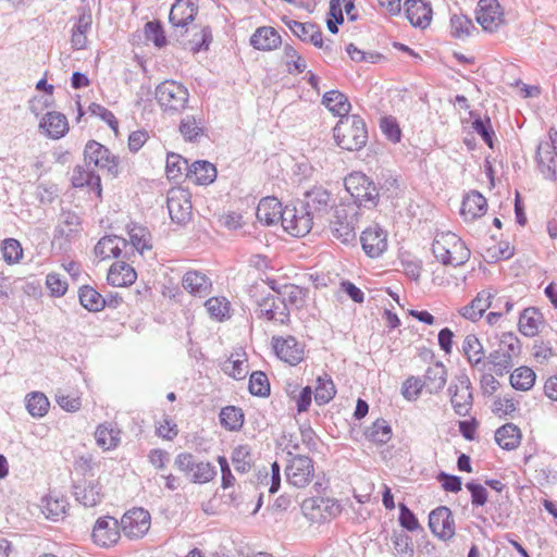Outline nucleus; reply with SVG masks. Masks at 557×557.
I'll return each instance as SVG.
<instances>
[{"label": "nucleus", "mask_w": 557, "mask_h": 557, "mask_svg": "<svg viewBox=\"0 0 557 557\" xmlns=\"http://www.w3.org/2000/svg\"><path fill=\"white\" fill-rule=\"evenodd\" d=\"M475 18L485 32H496L504 24V13L499 2L497 0H480Z\"/></svg>", "instance_id": "18"}, {"label": "nucleus", "mask_w": 557, "mask_h": 557, "mask_svg": "<svg viewBox=\"0 0 557 557\" xmlns=\"http://www.w3.org/2000/svg\"><path fill=\"white\" fill-rule=\"evenodd\" d=\"M197 13V0H176L171 8L169 21L174 28L180 29V35H184L185 27L194 22Z\"/></svg>", "instance_id": "20"}, {"label": "nucleus", "mask_w": 557, "mask_h": 557, "mask_svg": "<svg viewBox=\"0 0 557 557\" xmlns=\"http://www.w3.org/2000/svg\"><path fill=\"white\" fill-rule=\"evenodd\" d=\"M466 488L471 494V504L473 507H481L486 504L488 493L483 485L474 482H468L466 483Z\"/></svg>", "instance_id": "64"}, {"label": "nucleus", "mask_w": 557, "mask_h": 557, "mask_svg": "<svg viewBox=\"0 0 557 557\" xmlns=\"http://www.w3.org/2000/svg\"><path fill=\"white\" fill-rule=\"evenodd\" d=\"M71 181L74 187H89L98 196L101 195L100 176L90 166L76 165L73 169Z\"/></svg>", "instance_id": "33"}, {"label": "nucleus", "mask_w": 557, "mask_h": 557, "mask_svg": "<svg viewBox=\"0 0 557 557\" xmlns=\"http://www.w3.org/2000/svg\"><path fill=\"white\" fill-rule=\"evenodd\" d=\"M182 285L185 290L189 294L198 297H206L211 292V281L210 278L200 271H187L183 278Z\"/></svg>", "instance_id": "25"}, {"label": "nucleus", "mask_w": 557, "mask_h": 557, "mask_svg": "<svg viewBox=\"0 0 557 557\" xmlns=\"http://www.w3.org/2000/svg\"><path fill=\"white\" fill-rule=\"evenodd\" d=\"M216 475L215 467L209 461L197 462L189 478L193 483L205 484Z\"/></svg>", "instance_id": "52"}, {"label": "nucleus", "mask_w": 557, "mask_h": 557, "mask_svg": "<svg viewBox=\"0 0 557 557\" xmlns=\"http://www.w3.org/2000/svg\"><path fill=\"white\" fill-rule=\"evenodd\" d=\"M451 35L455 38H466L475 30V26L472 21L466 15H453L450 18Z\"/></svg>", "instance_id": "53"}, {"label": "nucleus", "mask_w": 557, "mask_h": 557, "mask_svg": "<svg viewBox=\"0 0 557 557\" xmlns=\"http://www.w3.org/2000/svg\"><path fill=\"white\" fill-rule=\"evenodd\" d=\"M180 133L185 140L196 141L203 134L201 120H197L194 115H186L180 123Z\"/></svg>", "instance_id": "49"}, {"label": "nucleus", "mask_w": 557, "mask_h": 557, "mask_svg": "<svg viewBox=\"0 0 557 557\" xmlns=\"http://www.w3.org/2000/svg\"><path fill=\"white\" fill-rule=\"evenodd\" d=\"M78 297L81 305L90 312H98L107 305L102 295L88 285L79 288Z\"/></svg>", "instance_id": "43"}, {"label": "nucleus", "mask_w": 557, "mask_h": 557, "mask_svg": "<svg viewBox=\"0 0 557 557\" xmlns=\"http://www.w3.org/2000/svg\"><path fill=\"white\" fill-rule=\"evenodd\" d=\"M67 507L69 503L65 497L50 495L46 498L44 512L46 513L47 518L59 520L65 515Z\"/></svg>", "instance_id": "50"}, {"label": "nucleus", "mask_w": 557, "mask_h": 557, "mask_svg": "<svg viewBox=\"0 0 557 557\" xmlns=\"http://www.w3.org/2000/svg\"><path fill=\"white\" fill-rule=\"evenodd\" d=\"M88 112L92 116L100 117L103 122H106L110 126L111 129H113L114 132H117L119 122L115 119L114 114L110 110H108L107 108H104L101 104L92 102L88 107Z\"/></svg>", "instance_id": "60"}, {"label": "nucleus", "mask_w": 557, "mask_h": 557, "mask_svg": "<svg viewBox=\"0 0 557 557\" xmlns=\"http://www.w3.org/2000/svg\"><path fill=\"white\" fill-rule=\"evenodd\" d=\"M232 462L235 470L245 473L250 470L252 465L251 451L248 445H239L232 453Z\"/></svg>", "instance_id": "51"}, {"label": "nucleus", "mask_w": 557, "mask_h": 557, "mask_svg": "<svg viewBox=\"0 0 557 557\" xmlns=\"http://www.w3.org/2000/svg\"><path fill=\"white\" fill-rule=\"evenodd\" d=\"M137 278V274L129 264L124 261L114 262L108 272V283L112 286L123 287L132 285Z\"/></svg>", "instance_id": "31"}, {"label": "nucleus", "mask_w": 557, "mask_h": 557, "mask_svg": "<svg viewBox=\"0 0 557 557\" xmlns=\"http://www.w3.org/2000/svg\"><path fill=\"white\" fill-rule=\"evenodd\" d=\"M228 301L225 298L212 297L209 298L205 306L209 314L218 320L224 319L228 313Z\"/></svg>", "instance_id": "58"}, {"label": "nucleus", "mask_w": 557, "mask_h": 557, "mask_svg": "<svg viewBox=\"0 0 557 557\" xmlns=\"http://www.w3.org/2000/svg\"><path fill=\"white\" fill-rule=\"evenodd\" d=\"M336 395L335 385L331 376L326 373L318 376L317 386L314 389V399L318 405H325L330 403Z\"/></svg>", "instance_id": "45"}, {"label": "nucleus", "mask_w": 557, "mask_h": 557, "mask_svg": "<svg viewBox=\"0 0 557 557\" xmlns=\"http://www.w3.org/2000/svg\"><path fill=\"white\" fill-rule=\"evenodd\" d=\"M190 165L188 161L177 153H169L166 158V176L169 180H178L183 173H188Z\"/></svg>", "instance_id": "47"}, {"label": "nucleus", "mask_w": 557, "mask_h": 557, "mask_svg": "<svg viewBox=\"0 0 557 557\" xmlns=\"http://www.w3.org/2000/svg\"><path fill=\"white\" fill-rule=\"evenodd\" d=\"M46 135L52 139L63 137L69 131L67 119L60 112H48L39 124Z\"/></svg>", "instance_id": "29"}, {"label": "nucleus", "mask_w": 557, "mask_h": 557, "mask_svg": "<svg viewBox=\"0 0 557 557\" xmlns=\"http://www.w3.org/2000/svg\"><path fill=\"white\" fill-rule=\"evenodd\" d=\"M405 11L410 24L416 27L425 28L432 18V8L421 0H407Z\"/></svg>", "instance_id": "24"}, {"label": "nucleus", "mask_w": 557, "mask_h": 557, "mask_svg": "<svg viewBox=\"0 0 557 557\" xmlns=\"http://www.w3.org/2000/svg\"><path fill=\"white\" fill-rule=\"evenodd\" d=\"M429 528L440 540L447 542L455 536L456 524L451 510L446 506H438L429 515Z\"/></svg>", "instance_id": "15"}, {"label": "nucleus", "mask_w": 557, "mask_h": 557, "mask_svg": "<svg viewBox=\"0 0 557 557\" xmlns=\"http://www.w3.org/2000/svg\"><path fill=\"white\" fill-rule=\"evenodd\" d=\"M74 496L85 507H94L101 502V487L97 482L84 481L74 485Z\"/></svg>", "instance_id": "34"}, {"label": "nucleus", "mask_w": 557, "mask_h": 557, "mask_svg": "<svg viewBox=\"0 0 557 557\" xmlns=\"http://www.w3.org/2000/svg\"><path fill=\"white\" fill-rule=\"evenodd\" d=\"M357 212L354 208H337L334 221L331 223L333 236L343 244L348 245L356 240Z\"/></svg>", "instance_id": "10"}, {"label": "nucleus", "mask_w": 557, "mask_h": 557, "mask_svg": "<svg viewBox=\"0 0 557 557\" xmlns=\"http://www.w3.org/2000/svg\"><path fill=\"white\" fill-rule=\"evenodd\" d=\"M542 323V313L535 308L524 309L519 318V331L529 337L539 333V326Z\"/></svg>", "instance_id": "40"}, {"label": "nucleus", "mask_w": 557, "mask_h": 557, "mask_svg": "<svg viewBox=\"0 0 557 557\" xmlns=\"http://www.w3.org/2000/svg\"><path fill=\"white\" fill-rule=\"evenodd\" d=\"M301 511L309 521L320 523L339 515L341 505L332 498L309 497L301 503Z\"/></svg>", "instance_id": "8"}, {"label": "nucleus", "mask_w": 557, "mask_h": 557, "mask_svg": "<svg viewBox=\"0 0 557 557\" xmlns=\"http://www.w3.org/2000/svg\"><path fill=\"white\" fill-rule=\"evenodd\" d=\"M333 133L337 145L345 150H360L367 144L366 123L356 114L339 119Z\"/></svg>", "instance_id": "2"}, {"label": "nucleus", "mask_w": 557, "mask_h": 557, "mask_svg": "<svg viewBox=\"0 0 557 557\" xmlns=\"http://www.w3.org/2000/svg\"><path fill=\"white\" fill-rule=\"evenodd\" d=\"M257 315L274 324L286 325L290 321V312L285 302L275 293L269 294L258 301Z\"/></svg>", "instance_id": "12"}, {"label": "nucleus", "mask_w": 557, "mask_h": 557, "mask_svg": "<svg viewBox=\"0 0 557 557\" xmlns=\"http://www.w3.org/2000/svg\"><path fill=\"white\" fill-rule=\"evenodd\" d=\"M250 45L257 50L272 51L282 45V38L275 28L261 26L251 35Z\"/></svg>", "instance_id": "23"}, {"label": "nucleus", "mask_w": 557, "mask_h": 557, "mask_svg": "<svg viewBox=\"0 0 557 557\" xmlns=\"http://www.w3.org/2000/svg\"><path fill=\"white\" fill-rule=\"evenodd\" d=\"M249 392L255 396L264 397L270 394L268 376L262 371H256L249 379Z\"/></svg>", "instance_id": "56"}, {"label": "nucleus", "mask_w": 557, "mask_h": 557, "mask_svg": "<svg viewBox=\"0 0 557 557\" xmlns=\"http://www.w3.org/2000/svg\"><path fill=\"white\" fill-rule=\"evenodd\" d=\"M557 129L549 128L548 138L542 140L537 146L536 160L542 175L549 181L557 180Z\"/></svg>", "instance_id": "7"}, {"label": "nucleus", "mask_w": 557, "mask_h": 557, "mask_svg": "<svg viewBox=\"0 0 557 557\" xmlns=\"http://www.w3.org/2000/svg\"><path fill=\"white\" fill-rule=\"evenodd\" d=\"M422 381L430 394L441 392L447 382V370L443 362L436 361L429 366Z\"/></svg>", "instance_id": "32"}, {"label": "nucleus", "mask_w": 557, "mask_h": 557, "mask_svg": "<svg viewBox=\"0 0 557 557\" xmlns=\"http://www.w3.org/2000/svg\"><path fill=\"white\" fill-rule=\"evenodd\" d=\"M84 161L86 166L95 165L106 170L109 174L117 175V160L110 150L96 140H89L84 149Z\"/></svg>", "instance_id": "11"}, {"label": "nucleus", "mask_w": 557, "mask_h": 557, "mask_svg": "<svg viewBox=\"0 0 557 557\" xmlns=\"http://www.w3.org/2000/svg\"><path fill=\"white\" fill-rule=\"evenodd\" d=\"M1 251L3 260L8 264L20 262L23 257V248L20 242L15 238H7L2 242Z\"/></svg>", "instance_id": "54"}, {"label": "nucleus", "mask_w": 557, "mask_h": 557, "mask_svg": "<svg viewBox=\"0 0 557 557\" xmlns=\"http://www.w3.org/2000/svg\"><path fill=\"white\" fill-rule=\"evenodd\" d=\"M448 392L450 394V403L456 412L460 417H466L472 408L473 397L471 392V383L467 375L457 379V383H453Z\"/></svg>", "instance_id": "17"}, {"label": "nucleus", "mask_w": 557, "mask_h": 557, "mask_svg": "<svg viewBox=\"0 0 557 557\" xmlns=\"http://www.w3.org/2000/svg\"><path fill=\"white\" fill-rule=\"evenodd\" d=\"M288 462L285 467L287 482L298 488L306 487L314 476L313 460L305 455L287 453Z\"/></svg>", "instance_id": "6"}, {"label": "nucleus", "mask_w": 557, "mask_h": 557, "mask_svg": "<svg viewBox=\"0 0 557 557\" xmlns=\"http://www.w3.org/2000/svg\"><path fill=\"white\" fill-rule=\"evenodd\" d=\"M521 354V343L512 333H504L498 348L490 352L484 360L490 371L498 376L508 373L513 367V359Z\"/></svg>", "instance_id": "3"}, {"label": "nucleus", "mask_w": 557, "mask_h": 557, "mask_svg": "<svg viewBox=\"0 0 557 557\" xmlns=\"http://www.w3.org/2000/svg\"><path fill=\"white\" fill-rule=\"evenodd\" d=\"M282 21L296 37H298L301 41L308 42V37L311 33L309 28L314 26L313 23H301L294 20H288L286 16H284Z\"/></svg>", "instance_id": "62"}, {"label": "nucleus", "mask_w": 557, "mask_h": 557, "mask_svg": "<svg viewBox=\"0 0 557 557\" xmlns=\"http://www.w3.org/2000/svg\"><path fill=\"white\" fill-rule=\"evenodd\" d=\"M145 36L147 40L152 41L158 48L166 45V38L159 21H151L145 24Z\"/></svg>", "instance_id": "57"}, {"label": "nucleus", "mask_w": 557, "mask_h": 557, "mask_svg": "<svg viewBox=\"0 0 557 557\" xmlns=\"http://www.w3.org/2000/svg\"><path fill=\"white\" fill-rule=\"evenodd\" d=\"M46 286L50 290V295L53 297H61L67 290L66 281L62 280L58 273H49L46 276Z\"/></svg>", "instance_id": "63"}, {"label": "nucleus", "mask_w": 557, "mask_h": 557, "mask_svg": "<svg viewBox=\"0 0 557 557\" xmlns=\"http://www.w3.org/2000/svg\"><path fill=\"white\" fill-rule=\"evenodd\" d=\"M494 296L491 290H481L469 305L459 310V313L468 320L478 321L492 306Z\"/></svg>", "instance_id": "26"}, {"label": "nucleus", "mask_w": 557, "mask_h": 557, "mask_svg": "<svg viewBox=\"0 0 557 557\" xmlns=\"http://www.w3.org/2000/svg\"><path fill=\"white\" fill-rule=\"evenodd\" d=\"M360 242L363 251L371 258L381 256L387 248L386 233L377 225L364 230Z\"/></svg>", "instance_id": "22"}, {"label": "nucleus", "mask_w": 557, "mask_h": 557, "mask_svg": "<svg viewBox=\"0 0 557 557\" xmlns=\"http://www.w3.org/2000/svg\"><path fill=\"white\" fill-rule=\"evenodd\" d=\"M301 207L313 219H320L333 207V198L326 188L314 186L304 194Z\"/></svg>", "instance_id": "14"}, {"label": "nucleus", "mask_w": 557, "mask_h": 557, "mask_svg": "<svg viewBox=\"0 0 557 557\" xmlns=\"http://www.w3.org/2000/svg\"><path fill=\"white\" fill-rule=\"evenodd\" d=\"M150 513L144 508H133L121 519V529L129 539L143 537L150 529Z\"/></svg>", "instance_id": "16"}, {"label": "nucleus", "mask_w": 557, "mask_h": 557, "mask_svg": "<svg viewBox=\"0 0 557 557\" xmlns=\"http://www.w3.org/2000/svg\"><path fill=\"white\" fill-rule=\"evenodd\" d=\"M345 188L354 198L355 203L363 207H375L379 191L374 183L363 173L354 172L345 178Z\"/></svg>", "instance_id": "4"}, {"label": "nucleus", "mask_w": 557, "mask_h": 557, "mask_svg": "<svg viewBox=\"0 0 557 557\" xmlns=\"http://www.w3.org/2000/svg\"><path fill=\"white\" fill-rule=\"evenodd\" d=\"M272 345L275 355L284 362L296 366L304 360L305 349L304 345L299 343L294 336L272 337Z\"/></svg>", "instance_id": "19"}, {"label": "nucleus", "mask_w": 557, "mask_h": 557, "mask_svg": "<svg viewBox=\"0 0 557 557\" xmlns=\"http://www.w3.org/2000/svg\"><path fill=\"white\" fill-rule=\"evenodd\" d=\"M274 293L280 296V299L285 302L288 311L293 308H300L304 305L305 293L304 289L294 284L283 285L281 288H273Z\"/></svg>", "instance_id": "41"}, {"label": "nucleus", "mask_w": 557, "mask_h": 557, "mask_svg": "<svg viewBox=\"0 0 557 557\" xmlns=\"http://www.w3.org/2000/svg\"><path fill=\"white\" fill-rule=\"evenodd\" d=\"M49 406L50 403L44 393L33 392L26 396V408L33 417H44Z\"/></svg>", "instance_id": "48"}, {"label": "nucleus", "mask_w": 557, "mask_h": 557, "mask_svg": "<svg viewBox=\"0 0 557 557\" xmlns=\"http://www.w3.org/2000/svg\"><path fill=\"white\" fill-rule=\"evenodd\" d=\"M380 128L382 133L386 136V138L392 143L400 141L401 131L395 117H382L380 122Z\"/></svg>", "instance_id": "59"}, {"label": "nucleus", "mask_w": 557, "mask_h": 557, "mask_svg": "<svg viewBox=\"0 0 557 557\" xmlns=\"http://www.w3.org/2000/svg\"><path fill=\"white\" fill-rule=\"evenodd\" d=\"M313 218L300 207L284 208L281 223L284 230L293 236L301 237L310 232L313 224Z\"/></svg>", "instance_id": "13"}, {"label": "nucleus", "mask_w": 557, "mask_h": 557, "mask_svg": "<svg viewBox=\"0 0 557 557\" xmlns=\"http://www.w3.org/2000/svg\"><path fill=\"white\" fill-rule=\"evenodd\" d=\"M495 441L502 448L512 450L520 444L521 431L513 423H507L497 429L495 432Z\"/></svg>", "instance_id": "38"}, {"label": "nucleus", "mask_w": 557, "mask_h": 557, "mask_svg": "<svg viewBox=\"0 0 557 557\" xmlns=\"http://www.w3.org/2000/svg\"><path fill=\"white\" fill-rule=\"evenodd\" d=\"M432 251L437 261L444 265L459 267L470 259V249L455 233L437 234L432 244Z\"/></svg>", "instance_id": "1"}, {"label": "nucleus", "mask_w": 557, "mask_h": 557, "mask_svg": "<svg viewBox=\"0 0 557 557\" xmlns=\"http://www.w3.org/2000/svg\"><path fill=\"white\" fill-rule=\"evenodd\" d=\"M283 53L289 73H293L294 71L296 73L305 72L307 67L306 61L293 46L286 44L284 46Z\"/></svg>", "instance_id": "55"}, {"label": "nucleus", "mask_w": 557, "mask_h": 557, "mask_svg": "<svg viewBox=\"0 0 557 557\" xmlns=\"http://www.w3.org/2000/svg\"><path fill=\"white\" fill-rule=\"evenodd\" d=\"M535 379V372L531 368L522 366L513 370L509 381L515 389L527 392L534 386Z\"/></svg>", "instance_id": "44"}, {"label": "nucleus", "mask_w": 557, "mask_h": 557, "mask_svg": "<svg viewBox=\"0 0 557 557\" xmlns=\"http://www.w3.org/2000/svg\"><path fill=\"white\" fill-rule=\"evenodd\" d=\"M188 90L174 81L162 82L156 89V99L160 107L172 113L183 111L188 102Z\"/></svg>", "instance_id": "5"}, {"label": "nucleus", "mask_w": 557, "mask_h": 557, "mask_svg": "<svg viewBox=\"0 0 557 557\" xmlns=\"http://www.w3.org/2000/svg\"><path fill=\"white\" fill-rule=\"evenodd\" d=\"M462 351L467 357L468 362L479 371H484L487 363H484V348L479 338L469 334L465 337L462 343Z\"/></svg>", "instance_id": "27"}, {"label": "nucleus", "mask_w": 557, "mask_h": 557, "mask_svg": "<svg viewBox=\"0 0 557 557\" xmlns=\"http://www.w3.org/2000/svg\"><path fill=\"white\" fill-rule=\"evenodd\" d=\"M190 181L199 185H208L216 177V169L209 161H195L186 174Z\"/></svg>", "instance_id": "36"}, {"label": "nucleus", "mask_w": 557, "mask_h": 557, "mask_svg": "<svg viewBox=\"0 0 557 557\" xmlns=\"http://www.w3.org/2000/svg\"><path fill=\"white\" fill-rule=\"evenodd\" d=\"M425 387L422 379L410 376L401 387V394L407 400H416L421 394L422 388Z\"/></svg>", "instance_id": "61"}, {"label": "nucleus", "mask_w": 557, "mask_h": 557, "mask_svg": "<svg viewBox=\"0 0 557 557\" xmlns=\"http://www.w3.org/2000/svg\"><path fill=\"white\" fill-rule=\"evenodd\" d=\"M322 103L335 115L341 119L349 116L350 102L348 98L338 90H330L324 94Z\"/></svg>", "instance_id": "37"}, {"label": "nucleus", "mask_w": 557, "mask_h": 557, "mask_svg": "<svg viewBox=\"0 0 557 557\" xmlns=\"http://www.w3.org/2000/svg\"><path fill=\"white\" fill-rule=\"evenodd\" d=\"M283 211L282 203L275 197H265L259 201L256 215L260 222L271 225L281 220Z\"/></svg>", "instance_id": "28"}, {"label": "nucleus", "mask_w": 557, "mask_h": 557, "mask_svg": "<svg viewBox=\"0 0 557 557\" xmlns=\"http://www.w3.org/2000/svg\"><path fill=\"white\" fill-rule=\"evenodd\" d=\"M120 433V430L112 423L100 424L95 432L97 445L104 450L117 447L121 442Z\"/></svg>", "instance_id": "39"}, {"label": "nucleus", "mask_w": 557, "mask_h": 557, "mask_svg": "<svg viewBox=\"0 0 557 557\" xmlns=\"http://www.w3.org/2000/svg\"><path fill=\"white\" fill-rule=\"evenodd\" d=\"M191 195L182 187L171 188L166 197V206L171 220L177 224H185L191 219Z\"/></svg>", "instance_id": "9"}, {"label": "nucleus", "mask_w": 557, "mask_h": 557, "mask_svg": "<svg viewBox=\"0 0 557 557\" xmlns=\"http://www.w3.org/2000/svg\"><path fill=\"white\" fill-rule=\"evenodd\" d=\"M120 539V524L113 517L99 518L92 529L94 542L103 547H109L117 543Z\"/></svg>", "instance_id": "21"}, {"label": "nucleus", "mask_w": 557, "mask_h": 557, "mask_svg": "<svg viewBox=\"0 0 557 557\" xmlns=\"http://www.w3.org/2000/svg\"><path fill=\"white\" fill-rule=\"evenodd\" d=\"M392 428L384 419H376L364 431L366 438L377 445L386 444L392 438Z\"/></svg>", "instance_id": "42"}, {"label": "nucleus", "mask_w": 557, "mask_h": 557, "mask_svg": "<svg viewBox=\"0 0 557 557\" xmlns=\"http://www.w3.org/2000/svg\"><path fill=\"white\" fill-rule=\"evenodd\" d=\"M487 208L486 199L479 191H471L463 198L460 214L466 221H472L482 216Z\"/></svg>", "instance_id": "30"}, {"label": "nucleus", "mask_w": 557, "mask_h": 557, "mask_svg": "<svg viewBox=\"0 0 557 557\" xmlns=\"http://www.w3.org/2000/svg\"><path fill=\"white\" fill-rule=\"evenodd\" d=\"M126 247V239L115 235L104 236L95 246V253L101 259L117 258Z\"/></svg>", "instance_id": "35"}, {"label": "nucleus", "mask_w": 557, "mask_h": 557, "mask_svg": "<svg viewBox=\"0 0 557 557\" xmlns=\"http://www.w3.org/2000/svg\"><path fill=\"white\" fill-rule=\"evenodd\" d=\"M220 422L225 429L237 431L243 426L244 413L240 408L227 406L220 412Z\"/></svg>", "instance_id": "46"}]
</instances>
